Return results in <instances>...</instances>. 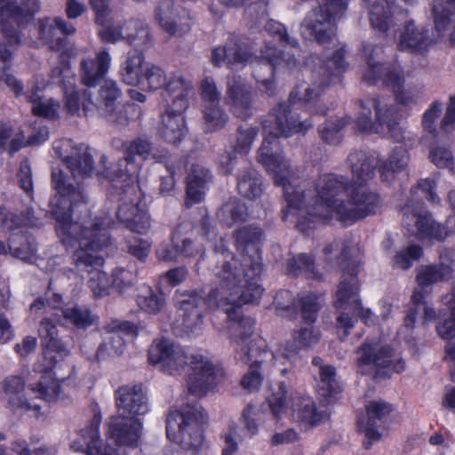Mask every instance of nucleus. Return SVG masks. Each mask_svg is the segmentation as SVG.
Segmentation results:
<instances>
[{"instance_id":"1","label":"nucleus","mask_w":455,"mask_h":455,"mask_svg":"<svg viewBox=\"0 0 455 455\" xmlns=\"http://www.w3.org/2000/svg\"><path fill=\"white\" fill-rule=\"evenodd\" d=\"M344 47L337 48L331 58L323 61L315 76L314 88L299 85L294 89L287 103H282L274 113L262 123L264 140L258 151V162L273 177L276 186L282 187L287 204L283 210V219L296 222L297 227L305 231L310 223L316 220L337 219L350 224L369 214V175L370 157L365 151H356L349 156L353 173L350 184L342 176L325 173L318 177L312 188L303 186L285 159L279 148L278 136L290 137L295 133H304L312 126L307 120H300L297 112L304 106L310 113L325 114L323 109H315V101L319 93L315 86L323 88L340 81V76L347 68L344 60Z\"/></svg>"},{"instance_id":"2","label":"nucleus","mask_w":455,"mask_h":455,"mask_svg":"<svg viewBox=\"0 0 455 455\" xmlns=\"http://www.w3.org/2000/svg\"><path fill=\"white\" fill-rule=\"evenodd\" d=\"M210 220L203 218L201 227L205 236L213 243L217 264L212 269L215 277L213 287L207 299L202 298L197 292H180L175 295V304L182 312L184 331L189 336H198L203 331V315L204 308L222 309L227 315L228 330L235 344L237 360L249 365L248 372L241 380V385L250 392L258 390L262 384V376L259 366L270 359L271 355H260L257 351L253 336L255 321L242 315L240 307L243 305L254 303L259 299L263 289L258 283L262 270L261 258L256 251L254 243L259 241L261 231L258 227L249 226L235 232L237 249L243 247V251L234 255L229 251L222 238L220 244L215 243L216 234L211 230Z\"/></svg>"},{"instance_id":"3","label":"nucleus","mask_w":455,"mask_h":455,"mask_svg":"<svg viewBox=\"0 0 455 455\" xmlns=\"http://www.w3.org/2000/svg\"><path fill=\"white\" fill-rule=\"evenodd\" d=\"M54 184L59 196L52 201L56 232L67 251L72 252V264L79 273L91 275L88 283L94 297L108 294L110 281L100 269L103 258L98 255L109 243L108 229L113 224L112 218L106 213L89 215L80 220H68V211L72 204L85 199L82 191L68 190L60 174L54 175Z\"/></svg>"},{"instance_id":"4","label":"nucleus","mask_w":455,"mask_h":455,"mask_svg":"<svg viewBox=\"0 0 455 455\" xmlns=\"http://www.w3.org/2000/svg\"><path fill=\"white\" fill-rule=\"evenodd\" d=\"M150 364L169 375H180L186 368L187 387L195 396H204L220 384L225 377L223 368L200 352L188 354L170 339H156L148 352Z\"/></svg>"},{"instance_id":"5","label":"nucleus","mask_w":455,"mask_h":455,"mask_svg":"<svg viewBox=\"0 0 455 455\" xmlns=\"http://www.w3.org/2000/svg\"><path fill=\"white\" fill-rule=\"evenodd\" d=\"M117 415L108 422V439L118 445L136 446L142 434L138 416L149 411L148 400L141 385H124L115 392Z\"/></svg>"},{"instance_id":"6","label":"nucleus","mask_w":455,"mask_h":455,"mask_svg":"<svg viewBox=\"0 0 455 455\" xmlns=\"http://www.w3.org/2000/svg\"><path fill=\"white\" fill-rule=\"evenodd\" d=\"M299 301L301 316L307 325L301 326L293 331V343L286 342L280 345L274 352H270L267 349L266 341L262 338L255 339L257 351L259 355H271L274 359V364L279 368L283 375L291 371L301 361L300 349L309 348L320 339V332L313 325L320 308V296L316 294L304 295L300 297Z\"/></svg>"},{"instance_id":"7","label":"nucleus","mask_w":455,"mask_h":455,"mask_svg":"<svg viewBox=\"0 0 455 455\" xmlns=\"http://www.w3.org/2000/svg\"><path fill=\"white\" fill-rule=\"evenodd\" d=\"M53 150L56 155L62 159L67 168L71 172L72 178H68L61 169L54 168L52 170V183L55 195L51 198L49 203L52 214L53 215L52 201L59 196L54 184V175L57 172L60 174L64 186L68 188V190L82 191L85 196L84 201L78 202L76 205L72 204V207L68 211V220H72L73 213L81 207L85 206L88 202L87 193L79 180L88 178L92 175L93 171L92 159L86 147L84 145L75 146L74 142L68 139L55 140L53 143Z\"/></svg>"},{"instance_id":"8","label":"nucleus","mask_w":455,"mask_h":455,"mask_svg":"<svg viewBox=\"0 0 455 455\" xmlns=\"http://www.w3.org/2000/svg\"><path fill=\"white\" fill-rule=\"evenodd\" d=\"M374 108L376 120L371 123V132L380 134L405 148V149H395L390 156L388 163L378 162L376 167L379 169L381 178L383 180H387L393 176L394 172L402 171L407 165L408 155L406 149L416 145L418 137L399 125L393 110L389 108L382 109L376 102Z\"/></svg>"},{"instance_id":"9","label":"nucleus","mask_w":455,"mask_h":455,"mask_svg":"<svg viewBox=\"0 0 455 455\" xmlns=\"http://www.w3.org/2000/svg\"><path fill=\"white\" fill-rule=\"evenodd\" d=\"M52 365L45 369L39 381L29 389L24 390V381L20 377L10 376L4 381V391L8 395V404L11 410L17 412H31L38 417L41 405L28 400V395L33 394L36 398L53 401L60 395V385L52 371Z\"/></svg>"},{"instance_id":"10","label":"nucleus","mask_w":455,"mask_h":455,"mask_svg":"<svg viewBox=\"0 0 455 455\" xmlns=\"http://www.w3.org/2000/svg\"><path fill=\"white\" fill-rule=\"evenodd\" d=\"M271 412L275 419L289 415L292 420L305 427H315L325 420L328 415L316 409L314 399L304 394L290 391L285 383L268 398Z\"/></svg>"},{"instance_id":"11","label":"nucleus","mask_w":455,"mask_h":455,"mask_svg":"<svg viewBox=\"0 0 455 455\" xmlns=\"http://www.w3.org/2000/svg\"><path fill=\"white\" fill-rule=\"evenodd\" d=\"M204 413L197 403L187 404L181 410L172 411L166 419L169 440L180 443L185 450L197 451L203 444Z\"/></svg>"},{"instance_id":"12","label":"nucleus","mask_w":455,"mask_h":455,"mask_svg":"<svg viewBox=\"0 0 455 455\" xmlns=\"http://www.w3.org/2000/svg\"><path fill=\"white\" fill-rule=\"evenodd\" d=\"M125 156L116 164L106 167L104 172H98L109 181H116V178H125L129 183H137V173L140 165L135 163V156L142 160H154L156 163H164L168 157V152L164 149L153 148L148 140L139 138L124 144Z\"/></svg>"},{"instance_id":"13","label":"nucleus","mask_w":455,"mask_h":455,"mask_svg":"<svg viewBox=\"0 0 455 455\" xmlns=\"http://www.w3.org/2000/svg\"><path fill=\"white\" fill-rule=\"evenodd\" d=\"M348 0H324L317 9L310 12L301 25L305 37H314L319 44L327 42L336 45V22L345 13Z\"/></svg>"},{"instance_id":"14","label":"nucleus","mask_w":455,"mask_h":455,"mask_svg":"<svg viewBox=\"0 0 455 455\" xmlns=\"http://www.w3.org/2000/svg\"><path fill=\"white\" fill-rule=\"evenodd\" d=\"M111 182L115 188H120L123 193L122 204L116 212L118 220L132 232L147 233L150 228V220L146 204L142 200L140 191L137 190L136 183H129L125 178H116V181Z\"/></svg>"},{"instance_id":"15","label":"nucleus","mask_w":455,"mask_h":455,"mask_svg":"<svg viewBox=\"0 0 455 455\" xmlns=\"http://www.w3.org/2000/svg\"><path fill=\"white\" fill-rule=\"evenodd\" d=\"M422 203L413 198L408 199L401 207L402 224L408 234L418 239H435L443 241L451 231L443 224L436 222L432 215L421 213Z\"/></svg>"},{"instance_id":"16","label":"nucleus","mask_w":455,"mask_h":455,"mask_svg":"<svg viewBox=\"0 0 455 455\" xmlns=\"http://www.w3.org/2000/svg\"><path fill=\"white\" fill-rule=\"evenodd\" d=\"M38 10V0H28L23 7L14 0H0V32L10 45L21 44L20 29Z\"/></svg>"},{"instance_id":"17","label":"nucleus","mask_w":455,"mask_h":455,"mask_svg":"<svg viewBox=\"0 0 455 455\" xmlns=\"http://www.w3.org/2000/svg\"><path fill=\"white\" fill-rule=\"evenodd\" d=\"M155 20L170 36L180 37L188 34L192 26L189 12L173 0H162L155 10Z\"/></svg>"},{"instance_id":"18","label":"nucleus","mask_w":455,"mask_h":455,"mask_svg":"<svg viewBox=\"0 0 455 455\" xmlns=\"http://www.w3.org/2000/svg\"><path fill=\"white\" fill-rule=\"evenodd\" d=\"M403 72L397 65L371 63V84H381L391 87L399 103L405 106L414 104L417 97L412 92L403 89Z\"/></svg>"},{"instance_id":"19","label":"nucleus","mask_w":455,"mask_h":455,"mask_svg":"<svg viewBox=\"0 0 455 455\" xmlns=\"http://www.w3.org/2000/svg\"><path fill=\"white\" fill-rule=\"evenodd\" d=\"M334 305L338 310L348 311L340 313L337 319L338 327L343 328L347 334L348 329L353 326L349 313L354 315L362 313L361 300L358 297V280L355 276L350 275L340 282L336 291Z\"/></svg>"},{"instance_id":"20","label":"nucleus","mask_w":455,"mask_h":455,"mask_svg":"<svg viewBox=\"0 0 455 455\" xmlns=\"http://www.w3.org/2000/svg\"><path fill=\"white\" fill-rule=\"evenodd\" d=\"M405 368L403 358L388 344L371 346V378L375 381L390 379L394 373L404 371Z\"/></svg>"},{"instance_id":"21","label":"nucleus","mask_w":455,"mask_h":455,"mask_svg":"<svg viewBox=\"0 0 455 455\" xmlns=\"http://www.w3.org/2000/svg\"><path fill=\"white\" fill-rule=\"evenodd\" d=\"M122 96V92L114 80H106L100 87L99 95V104H100L101 114L110 123L117 125H126L128 124L127 112L129 109H134V106H123L118 103Z\"/></svg>"},{"instance_id":"22","label":"nucleus","mask_w":455,"mask_h":455,"mask_svg":"<svg viewBox=\"0 0 455 455\" xmlns=\"http://www.w3.org/2000/svg\"><path fill=\"white\" fill-rule=\"evenodd\" d=\"M52 84H61L64 91L65 109L68 115H76L80 112L81 95L75 84V76L66 56L61 53L59 64L51 71Z\"/></svg>"},{"instance_id":"23","label":"nucleus","mask_w":455,"mask_h":455,"mask_svg":"<svg viewBox=\"0 0 455 455\" xmlns=\"http://www.w3.org/2000/svg\"><path fill=\"white\" fill-rule=\"evenodd\" d=\"M102 331L103 341L96 354L99 359L122 355L124 350L123 334L134 332L135 325L128 321L114 319L107 323Z\"/></svg>"},{"instance_id":"24","label":"nucleus","mask_w":455,"mask_h":455,"mask_svg":"<svg viewBox=\"0 0 455 455\" xmlns=\"http://www.w3.org/2000/svg\"><path fill=\"white\" fill-rule=\"evenodd\" d=\"M108 23V20L105 25H101L103 28L99 32L103 42L115 44L121 39L126 38L134 46L146 48L151 41L148 25H144L140 20L127 22L124 25L126 29L124 35L121 28L108 27L107 26Z\"/></svg>"},{"instance_id":"25","label":"nucleus","mask_w":455,"mask_h":455,"mask_svg":"<svg viewBox=\"0 0 455 455\" xmlns=\"http://www.w3.org/2000/svg\"><path fill=\"white\" fill-rule=\"evenodd\" d=\"M276 52L277 50L275 47L267 44L253 70L256 80L265 86L268 93H272L273 81L261 76V71H267L271 77L281 68L291 70L296 66V60L289 53H287V58L284 59L279 55L277 56Z\"/></svg>"},{"instance_id":"26","label":"nucleus","mask_w":455,"mask_h":455,"mask_svg":"<svg viewBox=\"0 0 455 455\" xmlns=\"http://www.w3.org/2000/svg\"><path fill=\"white\" fill-rule=\"evenodd\" d=\"M451 268L449 266L428 265L421 266L416 269V283L411 301L412 304L422 303L431 292L433 285L450 277Z\"/></svg>"},{"instance_id":"27","label":"nucleus","mask_w":455,"mask_h":455,"mask_svg":"<svg viewBox=\"0 0 455 455\" xmlns=\"http://www.w3.org/2000/svg\"><path fill=\"white\" fill-rule=\"evenodd\" d=\"M61 296L54 294L50 301V306L56 310L53 313V318L60 324H70L80 329H86L98 320V317L92 315L86 307L78 305L61 307Z\"/></svg>"},{"instance_id":"28","label":"nucleus","mask_w":455,"mask_h":455,"mask_svg":"<svg viewBox=\"0 0 455 455\" xmlns=\"http://www.w3.org/2000/svg\"><path fill=\"white\" fill-rule=\"evenodd\" d=\"M75 32V27L60 17L38 20L39 38L53 51H60L65 44L64 36L73 35Z\"/></svg>"},{"instance_id":"29","label":"nucleus","mask_w":455,"mask_h":455,"mask_svg":"<svg viewBox=\"0 0 455 455\" xmlns=\"http://www.w3.org/2000/svg\"><path fill=\"white\" fill-rule=\"evenodd\" d=\"M100 422V415L95 414L90 426L82 429L78 434V438L72 442L71 448L76 451L85 452L86 455H116V450L101 447L99 432Z\"/></svg>"},{"instance_id":"30","label":"nucleus","mask_w":455,"mask_h":455,"mask_svg":"<svg viewBox=\"0 0 455 455\" xmlns=\"http://www.w3.org/2000/svg\"><path fill=\"white\" fill-rule=\"evenodd\" d=\"M227 95L233 113L239 118H246L252 101L251 86L239 76H230L228 79Z\"/></svg>"},{"instance_id":"31","label":"nucleus","mask_w":455,"mask_h":455,"mask_svg":"<svg viewBox=\"0 0 455 455\" xmlns=\"http://www.w3.org/2000/svg\"><path fill=\"white\" fill-rule=\"evenodd\" d=\"M186 204L191 206L201 203L212 181L210 171L201 164H193L187 175Z\"/></svg>"},{"instance_id":"32","label":"nucleus","mask_w":455,"mask_h":455,"mask_svg":"<svg viewBox=\"0 0 455 455\" xmlns=\"http://www.w3.org/2000/svg\"><path fill=\"white\" fill-rule=\"evenodd\" d=\"M258 134V130L253 127L242 128L239 130L235 145L230 146L220 156L219 163L220 171L224 174H229L234 169L237 161V155H247L251 144Z\"/></svg>"},{"instance_id":"33","label":"nucleus","mask_w":455,"mask_h":455,"mask_svg":"<svg viewBox=\"0 0 455 455\" xmlns=\"http://www.w3.org/2000/svg\"><path fill=\"white\" fill-rule=\"evenodd\" d=\"M111 56L107 49L95 52L93 58H86L81 61V78L84 85L96 86L108 74L111 65Z\"/></svg>"},{"instance_id":"34","label":"nucleus","mask_w":455,"mask_h":455,"mask_svg":"<svg viewBox=\"0 0 455 455\" xmlns=\"http://www.w3.org/2000/svg\"><path fill=\"white\" fill-rule=\"evenodd\" d=\"M172 106H168L162 115L158 124L159 136L168 143L176 144L182 140L187 132L183 112Z\"/></svg>"},{"instance_id":"35","label":"nucleus","mask_w":455,"mask_h":455,"mask_svg":"<svg viewBox=\"0 0 455 455\" xmlns=\"http://www.w3.org/2000/svg\"><path fill=\"white\" fill-rule=\"evenodd\" d=\"M191 80L185 77L181 72H174L164 87V97L168 106L180 110H186L188 106V94L192 91Z\"/></svg>"},{"instance_id":"36","label":"nucleus","mask_w":455,"mask_h":455,"mask_svg":"<svg viewBox=\"0 0 455 455\" xmlns=\"http://www.w3.org/2000/svg\"><path fill=\"white\" fill-rule=\"evenodd\" d=\"M47 85L44 78L36 77L30 91L26 93V98L32 104V112L35 116L53 119L59 116L60 104L52 99L42 98L38 94Z\"/></svg>"},{"instance_id":"37","label":"nucleus","mask_w":455,"mask_h":455,"mask_svg":"<svg viewBox=\"0 0 455 455\" xmlns=\"http://www.w3.org/2000/svg\"><path fill=\"white\" fill-rule=\"evenodd\" d=\"M430 44L428 30L417 27L413 21H409L399 36L397 47L401 51L421 53L428 48Z\"/></svg>"},{"instance_id":"38","label":"nucleus","mask_w":455,"mask_h":455,"mask_svg":"<svg viewBox=\"0 0 455 455\" xmlns=\"http://www.w3.org/2000/svg\"><path fill=\"white\" fill-rule=\"evenodd\" d=\"M312 364L318 369L317 389L319 395L326 398L328 402L336 400L341 392V387L336 379V369L332 365L324 364L319 356L313 358Z\"/></svg>"},{"instance_id":"39","label":"nucleus","mask_w":455,"mask_h":455,"mask_svg":"<svg viewBox=\"0 0 455 455\" xmlns=\"http://www.w3.org/2000/svg\"><path fill=\"white\" fill-rule=\"evenodd\" d=\"M251 58V56L237 44L235 38H231L225 47L215 48L212 54V61L215 66H220L226 61L232 69L243 67Z\"/></svg>"},{"instance_id":"40","label":"nucleus","mask_w":455,"mask_h":455,"mask_svg":"<svg viewBox=\"0 0 455 455\" xmlns=\"http://www.w3.org/2000/svg\"><path fill=\"white\" fill-rule=\"evenodd\" d=\"M393 411V405L382 399L371 401V443L379 442L387 435Z\"/></svg>"},{"instance_id":"41","label":"nucleus","mask_w":455,"mask_h":455,"mask_svg":"<svg viewBox=\"0 0 455 455\" xmlns=\"http://www.w3.org/2000/svg\"><path fill=\"white\" fill-rule=\"evenodd\" d=\"M38 333L43 346L46 348L44 353L45 358L51 360L55 358V355H52L53 352L60 357L66 356L68 354L62 342L59 339L58 330L56 325L52 323V320L44 318L40 323Z\"/></svg>"},{"instance_id":"42","label":"nucleus","mask_w":455,"mask_h":455,"mask_svg":"<svg viewBox=\"0 0 455 455\" xmlns=\"http://www.w3.org/2000/svg\"><path fill=\"white\" fill-rule=\"evenodd\" d=\"M385 5L374 3L371 5V28L383 36L395 27L394 15L398 12L394 1L385 0Z\"/></svg>"},{"instance_id":"43","label":"nucleus","mask_w":455,"mask_h":455,"mask_svg":"<svg viewBox=\"0 0 455 455\" xmlns=\"http://www.w3.org/2000/svg\"><path fill=\"white\" fill-rule=\"evenodd\" d=\"M249 216L248 207L235 197L227 201L217 212L219 221L228 228L245 222Z\"/></svg>"},{"instance_id":"44","label":"nucleus","mask_w":455,"mask_h":455,"mask_svg":"<svg viewBox=\"0 0 455 455\" xmlns=\"http://www.w3.org/2000/svg\"><path fill=\"white\" fill-rule=\"evenodd\" d=\"M143 61L144 55L141 52L132 51L128 52L119 70L120 77L124 84L132 86H139L141 84Z\"/></svg>"},{"instance_id":"45","label":"nucleus","mask_w":455,"mask_h":455,"mask_svg":"<svg viewBox=\"0 0 455 455\" xmlns=\"http://www.w3.org/2000/svg\"><path fill=\"white\" fill-rule=\"evenodd\" d=\"M238 192L248 199H256L262 194L261 178L254 169H246L237 176Z\"/></svg>"},{"instance_id":"46","label":"nucleus","mask_w":455,"mask_h":455,"mask_svg":"<svg viewBox=\"0 0 455 455\" xmlns=\"http://www.w3.org/2000/svg\"><path fill=\"white\" fill-rule=\"evenodd\" d=\"M12 52L7 49L4 44L0 43V82L12 91L16 97L23 92V84L12 74L9 72L12 65Z\"/></svg>"},{"instance_id":"47","label":"nucleus","mask_w":455,"mask_h":455,"mask_svg":"<svg viewBox=\"0 0 455 455\" xmlns=\"http://www.w3.org/2000/svg\"><path fill=\"white\" fill-rule=\"evenodd\" d=\"M136 301L141 310L152 315L159 313L165 305L164 295L155 292L151 287L147 285L139 288Z\"/></svg>"},{"instance_id":"48","label":"nucleus","mask_w":455,"mask_h":455,"mask_svg":"<svg viewBox=\"0 0 455 455\" xmlns=\"http://www.w3.org/2000/svg\"><path fill=\"white\" fill-rule=\"evenodd\" d=\"M167 79L168 76L161 67L147 63L143 66L141 84L139 86L145 90L156 91L164 87Z\"/></svg>"},{"instance_id":"49","label":"nucleus","mask_w":455,"mask_h":455,"mask_svg":"<svg viewBox=\"0 0 455 455\" xmlns=\"http://www.w3.org/2000/svg\"><path fill=\"white\" fill-rule=\"evenodd\" d=\"M112 285L122 294L133 290L137 279L135 266L130 264L125 267H116L112 274Z\"/></svg>"},{"instance_id":"50","label":"nucleus","mask_w":455,"mask_h":455,"mask_svg":"<svg viewBox=\"0 0 455 455\" xmlns=\"http://www.w3.org/2000/svg\"><path fill=\"white\" fill-rule=\"evenodd\" d=\"M435 26L437 31H443L446 27L455 20V0L437 2L433 5Z\"/></svg>"},{"instance_id":"51","label":"nucleus","mask_w":455,"mask_h":455,"mask_svg":"<svg viewBox=\"0 0 455 455\" xmlns=\"http://www.w3.org/2000/svg\"><path fill=\"white\" fill-rule=\"evenodd\" d=\"M307 294H314L313 292H303L298 295L297 300L292 293L289 291L283 290L278 291L274 298V306L278 315L288 316L290 311L297 308L300 310V297Z\"/></svg>"},{"instance_id":"52","label":"nucleus","mask_w":455,"mask_h":455,"mask_svg":"<svg viewBox=\"0 0 455 455\" xmlns=\"http://www.w3.org/2000/svg\"><path fill=\"white\" fill-rule=\"evenodd\" d=\"M203 114L204 120V129L206 132H212L222 129L227 123L226 114L220 108L219 104L204 105Z\"/></svg>"},{"instance_id":"53","label":"nucleus","mask_w":455,"mask_h":455,"mask_svg":"<svg viewBox=\"0 0 455 455\" xmlns=\"http://www.w3.org/2000/svg\"><path fill=\"white\" fill-rule=\"evenodd\" d=\"M443 302L451 309V316L439 323L436 331L442 339H449L455 336V285L451 292L443 297Z\"/></svg>"},{"instance_id":"54","label":"nucleus","mask_w":455,"mask_h":455,"mask_svg":"<svg viewBox=\"0 0 455 455\" xmlns=\"http://www.w3.org/2000/svg\"><path fill=\"white\" fill-rule=\"evenodd\" d=\"M314 269L312 259L304 253L292 257L287 264L288 273L294 275H305L310 278H317Z\"/></svg>"},{"instance_id":"55","label":"nucleus","mask_w":455,"mask_h":455,"mask_svg":"<svg viewBox=\"0 0 455 455\" xmlns=\"http://www.w3.org/2000/svg\"><path fill=\"white\" fill-rule=\"evenodd\" d=\"M33 212L30 210L27 212V217L22 220L14 214L6 212L4 209L0 208V230L2 231H13L20 228L21 225L33 227L36 225V220L32 217Z\"/></svg>"},{"instance_id":"56","label":"nucleus","mask_w":455,"mask_h":455,"mask_svg":"<svg viewBox=\"0 0 455 455\" xmlns=\"http://www.w3.org/2000/svg\"><path fill=\"white\" fill-rule=\"evenodd\" d=\"M347 120L340 117L329 120L319 127L321 138L329 144H337L341 139V130L347 125Z\"/></svg>"},{"instance_id":"57","label":"nucleus","mask_w":455,"mask_h":455,"mask_svg":"<svg viewBox=\"0 0 455 455\" xmlns=\"http://www.w3.org/2000/svg\"><path fill=\"white\" fill-rule=\"evenodd\" d=\"M23 134L17 132L13 134V130L6 124L0 125V146L6 148L10 154H13L25 145Z\"/></svg>"},{"instance_id":"58","label":"nucleus","mask_w":455,"mask_h":455,"mask_svg":"<svg viewBox=\"0 0 455 455\" xmlns=\"http://www.w3.org/2000/svg\"><path fill=\"white\" fill-rule=\"evenodd\" d=\"M180 230L176 229L172 237V244L162 243L157 245L156 254L158 259L164 261L176 260L180 257Z\"/></svg>"},{"instance_id":"59","label":"nucleus","mask_w":455,"mask_h":455,"mask_svg":"<svg viewBox=\"0 0 455 455\" xmlns=\"http://www.w3.org/2000/svg\"><path fill=\"white\" fill-rule=\"evenodd\" d=\"M422 252V248L419 245L412 244L396 253L395 265L401 269L406 270L412 266L413 261L421 257Z\"/></svg>"},{"instance_id":"60","label":"nucleus","mask_w":455,"mask_h":455,"mask_svg":"<svg viewBox=\"0 0 455 455\" xmlns=\"http://www.w3.org/2000/svg\"><path fill=\"white\" fill-rule=\"evenodd\" d=\"M265 29L269 35L274 36L283 48L287 46L296 48L298 46L297 40L291 38L287 35L286 29L283 24L271 20L267 22Z\"/></svg>"},{"instance_id":"61","label":"nucleus","mask_w":455,"mask_h":455,"mask_svg":"<svg viewBox=\"0 0 455 455\" xmlns=\"http://www.w3.org/2000/svg\"><path fill=\"white\" fill-rule=\"evenodd\" d=\"M443 110V104L439 101H434L425 111L422 116V127L426 132L436 136L435 120L439 117Z\"/></svg>"},{"instance_id":"62","label":"nucleus","mask_w":455,"mask_h":455,"mask_svg":"<svg viewBox=\"0 0 455 455\" xmlns=\"http://www.w3.org/2000/svg\"><path fill=\"white\" fill-rule=\"evenodd\" d=\"M128 252L140 260H144L149 254L151 243L143 238L133 237L126 241Z\"/></svg>"},{"instance_id":"63","label":"nucleus","mask_w":455,"mask_h":455,"mask_svg":"<svg viewBox=\"0 0 455 455\" xmlns=\"http://www.w3.org/2000/svg\"><path fill=\"white\" fill-rule=\"evenodd\" d=\"M241 435L238 433L237 427L232 425L229 427L228 432L223 435V455H235L239 450V443H241Z\"/></svg>"},{"instance_id":"64","label":"nucleus","mask_w":455,"mask_h":455,"mask_svg":"<svg viewBox=\"0 0 455 455\" xmlns=\"http://www.w3.org/2000/svg\"><path fill=\"white\" fill-rule=\"evenodd\" d=\"M430 158L433 164L439 168H448L452 172H455V164L451 152L446 148L438 147L430 152Z\"/></svg>"}]
</instances>
